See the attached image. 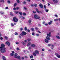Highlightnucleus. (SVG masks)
Returning a JSON list of instances; mask_svg holds the SVG:
<instances>
[{"label": "nucleus", "mask_w": 60, "mask_h": 60, "mask_svg": "<svg viewBox=\"0 0 60 60\" xmlns=\"http://www.w3.org/2000/svg\"><path fill=\"white\" fill-rule=\"evenodd\" d=\"M54 3L56 4L58 2V0H52Z\"/></svg>", "instance_id": "obj_4"}, {"label": "nucleus", "mask_w": 60, "mask_h": 60, "mask_svg": "<svg viewBox=\"0 0 60 60\" xmlns=\"http://www.w3.org/2000/svg\"><path fill=\"white\" fill-rule=\"evenodd\" d=\"M16 44H19V42H17L15 43Z\"/></svg>", "instance_id": "obj_56"}, {"label": "nucleus", "mask_w": 60, "mask_h": 60, "mask_svg": "<svg viewBox=\"0 0 60 60\" xmlns=\"http://www.w3.org/2000/svg\"><path fill=\"white\" fill-rule=\"evenodd\" d=\"M17 55H18V54L17 53H15V56H17Z\"/></svg>", "instance_id": "obj_49"}, {"label": "nucleus", "mask_w": 60, "mask_h": 60, "mask_svg": "<svg viewBox=\"0 0 60 60\" xmlns=\"http://www.w3.org/2000/svg\"><path fill=\"white\" fill-rule=\"evenodd\" d=\"M20 30L21 31H22L23 30V28H21Z\"/></svg>", "instance_id": "obj_53"}, {"label": "nucleus", "mask_w": 60, "mask_h": 60, "mask_svg": "<svg viewBox=\"0 0 60 60\" xmlns=\"http://www.w3.org/2000/svg\"><path fill=\"white\" fill-rule=\"evenodd\" d=\"M24 9L25 10H26L27 9H26V8L25 7H24Z\"/></svg>", "instance_id": "obj_44"}, {"label": "nucleus", "mask_w": 60, "mask_h": 60, "mask_svg": "<svg viewBox=\"0 0 60 60\" xmlns=\"http://www.w3.org/2000/svg\"><path fill=\"white\" fill-rule=\"evenodd\" d=\"M0 51L1 53H4L5 52V49L4 48L2 49H1L0 50Z\"/></svg>", "instance_id": "obj_3"}, {"label": "nucleus", "mask_w": 60, "mask_h": 60, "mask_svg": "<svg viewBox=\"0 0 60 60\" xmlns=\"http://www.w3.org/2000/svg\"><path fill=\"white\" fill-rule=\"evenodd\" d=\"M15 13H16V14H17L19 13V11H17L15 12Z\"/></svg>", "instance_id": "obj_40"}, {"label": "nucleus", "mask_w": 60, "mask_h": 60, "mask_svg": "<svg viewBox=\"0 0 60 60\" xmlns=\"http://www.w3.org/2000/svg\"><path fill=\"white\" fill-rule=\"evenodd\" d=\"M16 1L18 3H19V2H20V1L19 0H16Z\"/></svg>", "instance_id": "obj_34"}, {"label": "nucleus", "mask_w": 60, "mask_h": 60, "mask_svg": "<svg viewBox=\"0 0 60 60\" xmlns=\"http://www.w3.org/2000/svg\"><path fill=\"white\" fill-rule=\"evenodd\" d=\"M34 5L35 7H36V6H37V4H34Z\"/></svg>", "instance_id": "obj_38"}, {"label": "nucleus", "mask_w": 60, "mask_h": 60, "mask_svg": "<svg viewBox=\"0 0 60 60\" xmlns=\"http://www.w3.org/2000/svg\"><path fill=\"white\" fill-rule=\"evenodd\" d=\"M34 18L36 19H40V17L39 16H38L37 15L35 14L34 15Z\"/></svg>", "instance_id": "obj_2"}, {"label": "nucleus", "mask_w": 60, "mask_h": 60, "mask_svg": "<svg viewBox=\"0 0 60 60\" xmlns=\"http://www.w3.org/2000/svg\"><path fill=\"white\" fill-rule=\"evenodd\" d=\"M44 8L45 9H46V7H47L45 5H44Z\"/></svg>", "instance_id": "obj_36"}, {"label": "nucleus", "mask_w": 60, "mask_h": 60, "mask_svg": "<svg viewBox=\"0 0 60 60\" xmlns=\"http://www.w3.org/2000/svg\"><path fill=\"white\" fill-rule=\"evenodd\" d=\"M13 20L15 22H17L18 21V20H19L18 18L16 17H14L13 18Z\"/></svg>", "instance_id": "obj_1"}, {"label": "nucleus", "mask_w": 60, "mask_h": 60, "mask_svg": "<svg viewBox=\"0 0 60 60\" xmlns=\"http://www.w3.org/2000/svg\"><path fill=\"white\" fill-rule=\"evenodd\" d=\"M33 57V55H31V56L30 57V58H32Z\"/></svg>", "instance_id": "obj_46"}, {"label": "nucleus", "mask_w": 60, "mask_h": 60, "mask_svg": "<svg viewBox=\"0 0 60 60\" xmlns=\"http://www.w3.org/2000/svg\"><path fill=\"white\" fill-rule=\"evenodd\" d=\"M19 38H20V39H21V36H19Z\"/></svg>", "instance_id": "obj_63"}, {"label": "nucleus", "mask_w": 60, "mask_h": 60, "mask_svg": "<svg viewBox=\"0 0 60 60\" xmlns=\"http://www.w3.org/2000/svg\"><path fill=\"white\" fill-rule=\"evenodd\" d=\"M1 46L2 47H4V46H5L4 45V44H1Z\"/></svg>", "instance_id": "obj_15"}, {"label": "nucleus", "mask_w": 60, "mask_h": 60, "mask_svg": "<svg viewBox=\"0 0 60 60\" xmlns=\"http://www.w3.org/2000/svg\"><path fill=\"white\" fill-rule=\"evenodd\" d=\"M36 35L37 36H39V34H36Z\"/></svg>", "instance_id": "obj_33"}, {"label": "nucleus", "mask_w": 60, "mask_h": 60, "mask_svg": "<svg viewBox=\"0 0 60 60\" xmlns=\"http://www.w3.org/2000/svg\"><path fill=\"white\" fill-rule=\"evenodd\" d=\"M33 13H36V12L35 11H33Z\"/></svg>", "instance_id": "obj_54"}, {"label": "nucleus", "mask_w": 60, "mask_h": 60, "mask_svg": "<svg viewBox=\"0 0 60 60\" xmlns=\"http://www.w3.org/2000/svg\"><path fill=\"white\" fill-rule=\"evenodd\" d=\"M17 3H15L14 4V7H15V6H16V5H17Z\"/></svg>", "instance_id": "obj_22"}, {"label": "nucleus", "mask_w": 60, "mask_h": 60, "mask_svg": "<svg viewBox=\"0 0 60 60\" xmlns=\"http://www.w3.org/2000/svg\"><path fill=\"white\" fill-rule=\"evenodd\" d=\"M22 43L23 45H24V46L26 45V43L24 42H22Z\"/></svg>", "instance_id": "obj_10"}, {"label": "nucleus", "mask_w": 60, "mask_h": 60, "mask_svg": "<svg viewBox=\"0 0 60 60\" xmlns=\"http://www.w3.org/2000/svg\"><path fill=\"white\" fill-rule=\"evenodd\" d=\"M36 11H37V12H38V13H39L40 11H39V10L38 9L36 8Z\"/></svg>", "instance_id": "obj_16"}, {"label": "nucleus", "mask_w": 60, "mask_h": 60, "mask_svg": "<svg viewBox=\"0 0 60 60\" xmlns=\"http://www.w3.org/2000/svg\"><path fill=\"white\" fill-rule=\"evenodd\" d=\"M51 34V32H49V34H47V35L49 37H51V35L50 34Z\"/></svg>", "instance_id": "obj_6"}, {"label": "nucleus", "mask_w": 60, "mask_h": 60, "mask_svg": "<svg viewBox=\"0 0 60 60\" xmlns=\"http://www.w3.org/2000/svg\"><path fill=\"white\" fill-rule=\"evenodd\" d=\"M27 40L28 41H32L31 39L29 38Z\"/></svg>", "instance_id": "obj_30"}, {"label": "nucleus", "mask_w": 60, "mask_h": 60, "mask_svg": "<svg viewBox=\"0 0 60 60\" xmlns=\"http://www.w3.org/2000/svg\"><path fill=\"white\" fill-rule=\"evenodd\" d=\"M39 6L41 8H43V5H42L41 3H40L39 4Z\"/></svg>", "instance_id": "obj_5"}, {"label": "nucleus", "mask_w": 60, "mask_h": 60, "mask_svg": "<svg viewBox=\"0 0 60 60\" xmlns=\"http://www.w3.org/2000/svg\"><path fill=\"white\" fill-rule=\"evenodd\" d=\"M44 50H45V49H42V51H44Z\"/></svg>", "instance_id": "obj_52"}, {"label": "nucleus", "mask_w": 60, "mask_h": 60, "mask_svg": "<svg viewBox=\"0 0 60 60\" xmlns=\"http://www.w3.org/2000/svg\"><path fill=\"white\" fill-rule=\"evenodd\" d=\"M11 56H13V55H14V54H13V53H11Z\"/></svg>", "instance_id": "obj_43"}, {"label": "nucleus", "mask_w": 60, "mask_h": 60, "mask_svg": "<svg viewBox=\"0 0 60 60\" xmlns=\"http://www.w3.org/2000/svg\"><path fill=\"white\" fill-rule=\"evenodd\" d=\"M4 12H3L2 11H1L0 12V13H1V14H4Z\"/></svg>", "instance_id": "obj_21"}, {"label": "nucleus", "mask_w": 60, "mask_h": 60, "mask_svg": "<svg viewBox=\"0 0 60 60\" xmlns=\"http://www.w3.org/2000/svg\"><path fill=\"white\" fill-rule=\"evenodd\" d=\"M51 46H52V48H54V45H51Z\"/></svg>", "instance_id": "obj_59"}, {"label": "nucleus", "mask_w": 60, "mask_h": 60, "mask_svg": "<svg viewBox=\"0 0 60 60\" xmlns=\"http://www.w3.org/2000/svg\"><path fill=\"white\" fill-rule=\"evenodd\" d=\"M31 21H32L31 20H29L28 21V22L29 23H31Z\"/></svg>", "instance_id": "obj_24"}, {"label": "nucleus", "mask_w": 60, "mask_h": 60, "mask_svg": "<svg viewBox=\"0 0 60 60\" xmlns=\"http://www.w3.org/2000/svg\"><path fill=\"white\" fill-rule=\"evenodd\" d=\"M45 11H46V12H48L49 11V10L48 9H46Z\"/></svg>", "instance_id": "obj_32"}, {"label": "nucleus", "mask_w": 60, "mask_h": 60, "mask_svg": "<svg viewBox=\"0 0 60 60\" xmlns=\"http://www.w3.org/2000/svg\"><path fill=\"white\" fill-rule=\"evenodd\" d=\"M3 59V60H6V59L5 58V57L4 56H2Z\"/></svg>", "instance_id": "obj_18"}, {"label": "nucleus", "mask_w": 60, "mask_h": 60, "mask_svg": "<svg viewBox=\"0 0 60 60\" xmlns=\"http://www.w3.org/2000/svg\"><path fill=\"white\" fill-rule=\"evenodd\" d=\"M48 24H49V25H51V24H52L51 22H49Z\"/></svg>", "instance_id": "obj_42"}, {"label": "nucleus", "mask_w": 60, "mask_h": 60, "mask_svg": "<svg viewBox=\"0 0 60 60\" xmlns=\"http://www.w3.org/2000/svg\"><path fill=\"white\" fill-rule=\"evenodd\" d=\"M31 47H35V45L34 44H32L31 45Z\"/></svg>", "instance_id": "obj_12"}, {"label": "nucleus", "mask_w": 60, "mask_h": 60, "mask_svg": "<svg viewBox=\"0 0 60 60\" xmlns=\"http://www.w3.org/2000/svg\"><path fill=\"white\" fill-rule=\"evenodd\" d=\"M45 41L46 42V43H48L49 41V40L47 39H46L45 40Z\"/></svg>", "instance_id": "obj_9"}, {"label": "nucleus", "mask_w": 60, "mask_h": 60, "mask_svg": "<svg viewBox=\"0 0 60 60\" xmlns=\"http://www.w3.org/2000/svg\"><path fill=\"white\" fill-rule=\"evenodd\" d=\"M11 25L12 26H14L13 24V23H11Z\"/></svg>", "instance_id": "obj_57"}, {"label": "nucleus", "mask_w": 60, "mask_h": 60, "mask_svg": "<svg viewBox=\"0 0 60 60\" xmlns=\"http://www.w3.org/2000/svg\"><path fill=\"white\" fill-rule=\"evenodd\" d=\"M27 29V27H25L24 28V30H25V31H26Z\"/></svg>", "instance_id": "obj_23"}, {"label": "nucleus", "mask_w": 60, "mask_h": 60, "mask_svg": "<svg viewBox=\"0 0 60 60\" xmlns=\"http://www.w3.org/2000/svg\"><path fill=\"white\" fill-rule=\"evenodd\" d=\"M27 32H30V30H29V29H28L27 30Z\"/></svg>", "instance_id": "obj_48"}, {"label": "nucleus", "mask_w": 60, "mask_h": 60, "mask_svg": "<svg viewBox=\"0 0 60 60\" xmlns=\"http://www.w3.org/2000/svg\"><path fill=\"white\" fill-rule=\"evenodd\" d=\"M46 39H47L48 40H50V38L48 36L46 37Z\"/></svg>", "instance_id": "obj_14"}, {"label": "nucleus", "mask_w": 60, "mask_h": 60, "mask_svg": "<svg viewBox=\"0 0 60 60\" xmlns=\"http://www.w3.org/2000/svg\"><path fill=\"white\" fill-rule=\"evenodd\" d=\"M56 37L58 39H60V37L58 36H56Z\"/></svg>", "instance_id": "obj_13"}, {"label": "nucleus", "mask_w": 60, "mask_h": 60, "mask_svg": "<svg viewBox=\"0 0 60 60\" xmlns=\"http://www.w3.org/2000/svg\"><path fill=\"white\" fill-rule=\"evenodd\" d=\"M59 20V19H54V21H58Z\"/></svg>", "instance_id": "obj_20"}, {"label": "nucleus", "mask_w": 60, "mask_h": 60, "mask_svg": "<svg viewBox=\"0 0 60 60\" xmlns=\"http://www.w3.org/2000/svg\"><path fill=\"white\" fill-rule=\"evenodd\" d=\"M57 57H58V58H60V55H58L57 56Z\"/></svg>", "instance_id": "obj_29"}, {"label": "nucleus", "mask_w": 60, "mask_h": 60, "mask_svg": "<svg viewBox=\"0 0 60 60\" xmlns=\"http://www.w3.org/2000/svg\"><path fill=\"white\" fill-rule=\"evenodd\" d=\"M4 38L5 39H6V40H7V39H8V37H6V36H5L4 37Z\"/></svg>", "instance_id": "obj_27"}, {"label": "nucleus", "mask_w": 60, "mask_h": 60, "mask_svg": "<svg viewBox=\"0 0 60 60\" xmlns=\"http://www.w3.org/2000/svg\"><path fill=\"white\" fill-rule=\"evenodd\" d=\"M23 3L24 4H26V1H24L23 2Z\"/></svg>", "instance_id": "obj_28"}, {"label": "nucleus", "mask_w": 60, "mask_h": 60, "mask_svg": "<svg viewBox=\"0 0 60 60\" xmlns=\"http://www.w3.org/2000/svg\"><path fill=\"white\" fill-rule=\"evenodd\" d=\"M25 58H28V57L27 56H25Z\"/></svg>", "instance_id": "obj_58"}, {"label": "nucleus", "mask_w": 60, "mask_h": 60, "mask_svg": "<svg viewBox=\"0 0 60 60\" xmlns=\"http://www.w3.org/2000/svg\"><path fill=\"white\" fill-rule=\"evenodd\" d=\"M19 14L21 15L22 14V13L21 12H20L19 13Z\"/></svg>", "instance_id": "obj_35"}, {"label": "nucleus", "mask_w": 60, "mask_h": 60, "mask_svg": "<svg viewBox=\"0 0 60 60\" xmlns=\"http://www.w3.org/2000/svg\"><path fill=\"white\" fill-rule=\"evenodd\" d=\"M55 55H56V56H58V53H56L55 54Z\"/></svg>", "instance_id": "obj_50"}, {"label": "nucleus", "mask_w": 60, "mask_h": 60, "mask_svg": "<svg viewBox=\"0 0 60 60\" xmlns=\"http://www.w3.org/2000/svg\"><path fill=\"white\" fill-rule=\"evenodd\" d=\"M6 9H8V7H6L5 8Z\"/></svg>", "instance_id": "obj_62"}, {"label": "nucleus", "mask_w": 60, "mask_h": 60, "mask_svg": "<svg viewBox=\"0 0 60 60\" xmlns=\"http://www.w3.org/2000/svg\"><path fill=\"white\" fill-rule=\"evenodd\" d=\"M23 14L24 15H25V16H26V14L25 13H23Z\"/></svg>", "instance_id": "obj_61"}, {"label": "nucleus", "mask_w": 60, "mask_h": 60, "mask_svg": "<svg viewBox=\"0 0 60 60\" xmlns=\"http://www.w3.org/2000/svg\"><path fill=\"white\" fill-rule=\"evenodd\" d=\"M8 4H10L11 3V2L10 0H8Z\"/></svg>", "instance_id": "obj_31"}, {"label": "nucleus", "mask_w": 60, "mask_h": 60, "mask_svg": "<svg viewBox=\"0 0 60 60\" xmlns=\"http://www.w3.org/2000/svg\"><path fill=\"white\" fill-rule=\"evenodd\" d=\"M34 5L33 4H31V6L32 7H33V6H34Z\"/></svg>", "instance_id": "obj_51"}, {"label": "nucleus", "mask_w": 60, "mask_h": 60, "mask_svg": "<svg viewBox=\"0 0 60 60\" xmlns=\"http://www.w3.org/2000/svg\"><path fill=\"white\" fill-rule=\"evenodd\" d=\"M17 50H20V49H19V48H17Z\"/></svg>", "instance_id": "obj_41"}, {"label": "nucleus", "mask_w": 60, "mask_h": 60, "mask_svg": "<svg viewBox=\"0 0 60 60\" xmlns=\"http://www.w3.org/2000/svg\"><path fill=\"white\" fill-rule=\"evenodd\" d=\"M20 57L19 56H17V58H18L19 59V60H20Z\"/></svg>", "instance_id": "obj_17"}, {"label": "nucleus", "mask_w": 60, "mask_h": 60, "mask_svg": "<svg viewBox=\"0 0 60 60\" xmlns=\"http://www.w3.org/2000/svg\"><path fill=\"white\" fill-rule=\"evenodd\" d=\"M24 41H25V42H27V41L26 40H24Z\"/></svg>", "instance_id": "obj_64"}, {"label": "nucleus", "mask_w": 60, "mask_h": 60, "mask_svg": "<svg viewBox=\"0 0 60 60\" xmlns=\"http://www.w3.org/2000/svg\"><path fill=\"white\" fill-rule=\"evenodd\" d=\"M16 8H13V10H16Z\"/></svg>", "instance_id": "obj_47"}, {"label": "nucleus", "mask_w": 60, "mask_h": 60, "mask_svg": "<svg viewBox=\"0 0 60 60\" xmlns=\"http://www.w3.org/2000/svg\"><path fill=\"white\" fill-rule=\"evenodd\" d=\"M51 46V44H48V46Z\"/></svg>", "instance_id": "obj_60"}, {"label": "nucleus", "mask_w": 60, "mask_h": 60, "mask_svg": "<svg viewBox=\"0 0 60 60\" xmlns=\"http://www.w3.org/2000/svg\"><path fill=\"white\" fill-rule=\"evenodd\" d=\"M14 56V57H15V58H17V56H15V55Z\"/></svg>", "instance_id": "obj_55"}, {"label": "nucleus", "mask_w": 60, "mask_h": 60, "mask_svg": "<svg viewBox=\"0 0 60 60\" xmlns=\"http://www.w3.org/2000/svg\"><path fill=\"white\" fill-rule=\"evenodd\" d=\"M31 42H29L28 44H27V46H29L31 44Z\"/></svg>", "instance_id": "obj_19"}, {"label": "nucleus", "mask_w": 60, "mask_h": 60, "mask_svg": "<svg viewBox=\"0 0 60 60\" xmlns=\"http://www.w3.org/2000/svg\"><path fill=\"white\" fill-rule=\"evenodd\" d=\"M31 30L32 31H34V28H31Z\"/></svg>", "instance_id": "obj_45"}, {"label": "nucleus", "mask_w": 60, "mask_h": 60, "mask_svg": "<svg viewBox=\"0 0 60 60\" xmlns=\"http://www.w3.org/2000/svg\"><path fill=\"white\" fill-rule=\"evenodd\" d=\"M54 16H55L56 18H57L58 17V16L56 14H55L54 15Z\"/></svg>", "instance_id": "obj_39"}, {"label": "nucleus", "mask_w": 60, "mask_h": 60, "mask_svg": "<svg viewBox=\"0 0 60 60\" xmlns=\"http://www.w3.org/2000/svg\"><path fill=\"white\" fill-rule=\"evenodd\" d=\"M10 14L11 16H13V14H12V12H11L10 13Z\"/></svg>", "instance_id": "obj_26"}, {"label": "nucleus", "mask_w": 60, "mask_h": 60, "mask_svg": "<svg viewBox=\"0 0 60 60\" xmlns=\"http://www.w3.org/2000/svg\"><path fill=\"white\" fill-rule=\"evenodd\" d=\"M33 55L34 56H37L36 54L35 53H34Z\"/></svg>", "instance_id": "obj_37"}, {"label": "nucleus", "mask_w": 60, "mask_h": 60, "mask_svg": "<svg viewBox=\"0 0 60 60\" xmlns=\"http://www.w3.org/2000/svg\"><path fill=\"white\" fill-rule=\"evenodd\" d=\"M22 33L24 35H26V33L24 31H22Z\"/></svg>", "instance_id": "obj_11"}, {"label": "nucleus", "mask_w": 60, "mask_h": 60, "mask_svg": "<svg viewBox=\"0 0 60 60\" xmlns=\"http://www.w3.org/2000/svg\"><path fill=\"white\" fill-rule=\"evenodd\" d=\"M6 44H7L8 46H10V43L8 42V41H7V42H6Z\"/></svg>", "instance_id": "obj_7"}, {"label": "nucleus", "mask_w": 60, "mask_h": 60, "mask_svg": "<svg viewBox=\"0 0 60 60\" xmlns=\"http://www.w3.org/2000/svg\"><path fill=\"white\" fill-rule=\"evenodd\" d=\"M35 52L38 55V54H39L40 52H39L38 51V50H36L35 51Z\"/></svg>", "instance_id": "obj_8"}, {"label": "nucleus", "mask_w": 60, "mask_h": 60, "mask_svg": "<svg viewBox=\"0 0 60 60\" xmlns=\"http://www.w3.org/2000/svg\"><path fill=\"white\" fill-rule=\"evenodd\" d=\"M15 35H18V33L17 32H15Z\"/></svg>", "instance_id": "obj_25"}]
</instances>
